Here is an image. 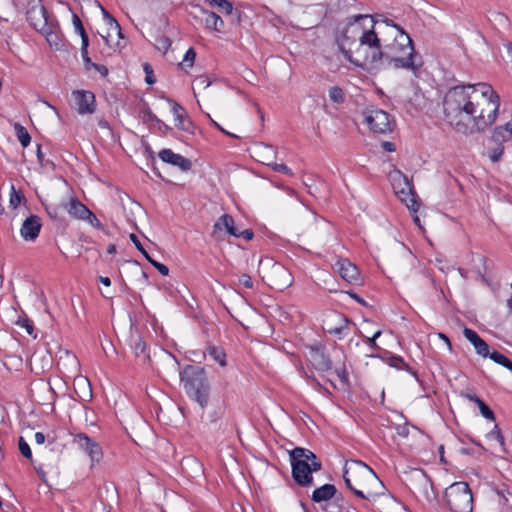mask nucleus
Masks as SVG:
<instances>
[{
	"label": "nucleus",
	"mask_w": 512,
	"mask_h": 512,
	"mask_svg": "<svg viewBox=\"0 0 512 512\" xmlns=\"http://www.w3.org/2000/svg\"><path fill=\"white\" fill-rule=\"evenodd\" d=\"M130 240L133 242L135 247L142 253V255L146 258V260H149L151 256L147 253V251L144 249L142 243L140 242L139 238L135 234H130Z\"/></svg>",
	"instance_id": "nucleus-49"
},
{
	"label": "nucleus",
	"mask_w": 512,
	"mask_h": 512,
	"mask_svg": "<svg viewBox=\"0 0 512 512\" xmlns=\"http://www.w3.org/2000/svg\"><path fill=\"white\" fill-rule=\"evenodd\" d=\"M463 334L465 338L471 342L472 345H475V343H478L480 339H482L476 331L470 329V328H464Z\"/></svg>",
	"instance_id": "nucleus-46"
},
{
	"label": "nucleus",
	"mask_w": 512,
	"mask_h": 512,
	"mask_svg": "<svg viewBox=\"0 0 512 512\" xmlns=\"http://www.w3.org/2000/svg\"><path fill=\"white\" fill-rule=\"evenodd\" d=\"M476 353L484 358L488 357L490 355V350L488 344L483 340L480 339L478 343H475L473 345Z\"/></svg>",
	"instance_id": "nucleus-39"
},
{
	"label": "nucleus",
	"mask_w": 512,
	"mask_h": 512,
	"mask_svg": "<svg viewBox=\"0 0 512 512\" xmlns=\"http://www.w3.org/2000/svg\"><path fill=\"white\" fill-rule=\"evenodd\" d=\"M211 122L212 124L218 129L220 130L222 133L232 137V138H237V136L235 134H232L228 131H226L221 125H219L217 122H215L214 120L211 119Z\"/></svg>",
	"instance_id": "nucleus-62"
},
{
	"label": "nucleus",
	"mask_w": 512,
	"mask_h": 512,
	"mask_svg": "<svg viewBox=\"0 0 512 512\" xmlns=\"http://www.w3.org/2000/svg\"><path fill=\"white\" fill-rule=\"evenodd\" d=\"M349 320L340 313H332L323 321V329L329 334L342 337L346 335Z\"/></svg>",
	"instance_id": "nucleus-12"
},
{
	"label": "nucleus",
	"mask_w": 512,
	"mask_h": 512,
	"mask_svg": "<svg viewBox=\"0 0 512 512\" xmlns=\"http://www.w3.org/2000/svg\"><path fill=\"white\" fill-rule=\"evenodd\" d=\"M147 261H148V262H149V263H150V264H151L155 269H157V271H158L162 276H168V274H169V268H168L166 265H164V264H162V263H160V262H158V261L154 260L153 258H150V259H149V260H147Z\"/></svg>",
	"instance_id": "nucleus-48"
},
{
	"label": "nucleus",
	"mask_w": 512,
	"mask_h": 512,
	"mask_svg": "<svg viewBox=\"0 0 512 512\" xmlns=\"http://www.w3.org/2000/svg\"><path fill=\"white\" fill-rule=\"evenodd\" d=\"M172 45V41L169 37L165 35H158L155 38V46L159 51L166 53Z\"/></svg>",
	"instance_id": "nucleus-32"
},
{
	"label": "nucleus",
	"mask_w": 512,
	"mask_h": 512,
	"mask_svg": "<svg viewBox=\"0 0 512 512\" xmlns=\"http://www.w3.org/2000/svg\"><path fill=\"white\" fill-rule=\"evenodd\" d=\"M102 11L104 20L106 21L109 27V31L115 32L120 38H123L121 27L119 23L116 21V19L113 16H111L106 10L102 9Z\"/></svg>",
	"instance_id": "nucleus-30"
},
{
	"label": "nucleus",
	"mask_w": 512,
	"mask_h": 512,
	"mask_svg": "<svg viewBox=\"0 0 512 512\" xmlns=\"http://www.w3.org/2000/svg\"><path fill=\"white\" fill-rule=\"evenodd\" d=\"M347 294L352 298L354 299L357 303H359L360 305L366 307L367 306V302L361 297L359 296L357 293L353 292V291H348Z\"/></svg>",
	"instance_id": "nucleus-58"
},
{
	"label": "nucleus",
	"mask_w": 512,
	"mask_h": 512,
	"mask_svg": "<svg viewBox=\"0 0 512 512\" xmlns=\"http://www.w3.org/2000/svg\"><path fill=\"white\" fill-rule=\"evenodd\" d=\"M382 147L387 152H394L396 150L395 144L389 141L383 142Z\"/></svg>",
	"instance_id": "nucleus-61"
},
{
	"label": "nucleus",
	"mask_w": 512,
	"mask_h": 512,
	"mask_svg": "<svg viewBox=\"0 0 512 512\" xmlns=\"http://www.w3.org/2000/svg\"><path fill=\"white\" fill-rule=\"evenodd\" d=\"M274 273L280 277V280L274 283L276 289L284 290L292 285L291 274L284 267L277 266Z\"/></svg>",
	"instance_id": "nucleus-23"
},
{
	"label": "nucleus",
	"mask_w": 512,
	"mask_h": 512,
	"mask_svg": "<svg viewBox=\"0 0 512 512\" xmlns=\"http://www.w3.org/2000/svg\"><path fill=\"white\" fill-rule=\"evenodd\" d=\"M337 494V488L333 484H324L316 488L311 495V500L315 503H322L331 500Z\"/></svg>",
	"instance_id": "nucleus-17"
},
{
	"label": "nucleus",
	"mask_w": 512,
	"mask_h": 512,
	"mask_svg": "<svg viewBox=\"0 0 512 512\" xmlns=\"http://www.w3.org/2000/svg\"><path fill=\"white\" fill-rule=\"evenodd\" d=\"M93 69L98 71L103 77L108 75V68L105 65L96 64Z\"/></svg>",
	"instance_id": "nucleus-60"
},
{
	"label": "nucleus",
	"mask_w": 512,
	"mask_h": 512,
	"mask_svg": "<svg viewBox=\"0 0 512 512\" xmlns=\"http://www.w3.org/2000/svg\"><path fill=\"white\" fill-rule=\"evenodd\" d=\"M463 397H465L466 399H468L469 401L471 402H474L479 410H480V413L481 415L488 419V420H495V415H494V412L490 409V407L482 400L480 399L477 395L475 394H470V393H464L462 394Z\"/></svg>",
	"instance_id": "nucleus-21"
},
{
	"label": "nucleus",
	"mask_w": 512,
	"mask_h": 512,
	"mask_svg": "<svg viewBox=\"0 0 512 512\" xmlns=\"http://www.w3.org/2000/svg\"><path fill=\"white\" fill-rule=\"evenodd\" d=\"M132 341H133L132 348H133L135 356L136 357L142 356L144 360L149 359L150 356L146 351L147 345H146L145 341L140 336L133 338Z\"/></svg>",
	"instance_id": "nucleus-26"
},
{
	"label": "nucleus",
	"mask_w": 512,
	"mask_h": 512,
	"mask_svg": "<svg viewBox=\"0 0 512 512\" xmlns=\"http://www.w3.org/2000/svg\"><path fill=\"white\" fill-rule=\"evenodd\" d=\"M141 117L143 122L146 124L154 123L157 120V116L151 111L150 107L146 105L144 109L141 111Z\"/></svg>",
	"instance_id": "nucleus-40"
},
{
	"label": "nucleus",
	"mask_w": 512,
	"mask_h": 512,
	"mask_svg": "<svg viewBox=\"0 0 512 512\" xmlns=\"http://www.w3.org/2000/svg\"><path fill=\"white\" fill-rule=\"evenodd\" d=\"M382 334V331L381 330H378L376 331L371 337H365V342L366 344L371 348V349H378V345L376 343V339L379 338Z\"/></svg>",
	"instance_id": "nucleus-52"
},
{
	"label": "nucleus",
	"mask_w": 512,
	"mask_h": 512,
	"mask_svg": "<svg viewBox=\"0 0 512 512\" xmlns=\"http://www.w3.org/2000/svg\"><path fill=\"white\" fill-rule=\"evenodd\" d=\"M504 153V147L501 144H497V146L490 150L489 158L493 163L498 162Z\"/></svg>",
	"instance_id": "nucleus-41"
},
{
	"label": "nucleus",
	"mask_w": 512,
	"mask_h": 512,
	"mask_svg": "<svg viewBox=\"0 0 512 512\" xmlns=\"http://www.w3.org/2000/svg\"><path fill=\"white\" fill-rule=\"evenodd\" d=\"M205 23L208 28H212L218 32H220L225 26L222 18L218 14H216L215 12H212V11L207 13V16L205 18Z\"/></svg>",
	"instance_id": "nucleus-25"
},
{
	"label": "nucleus",
	"mask_w": 512,
	"mask_h": 512,
	"mask_svg": "<svg viewBox=\"0 0 512 512\" xmlns=\"http://www.w3.org/2000/svg\"><path fill=\"white\" fill-rule=\"evenodd\" d=\"M393 41L383 44V68L405 69L417 74L423 65L421 56L415 51L407 33L393 35Z\"/></svg>",
	"instance_id": "nucleus-3"
},
{
	"label": "nucleus",
	"mask_w": 512,
	"mask_h": 512,
	"mask_svg": "<svg viewBox=\"0 0 512 512\" xmlns=\"http://www.w3.org/2000/svg\"><path fill=\"white\" fill-rule=\"evenodd\" d=\"M444 499L451 512H472L473 495L467 482H454L446 488Z\"/></svg>",
	"instance_id": "nucleus-7"
},
{
	"label": "nucleus",
	"mask_w": 512,
	"mask_h": 512,
	"mask_svg": "<svg viewBox=\"0 0 512 512\" xmlns=\"http://www.w3.org/2000/svg\"><path fill=\"white\" fill-rule=\"evenodd\" d=\"M511 137L512 136L509 133V131L507 130L506 126L505 125H501V126L496 127L493 130L491 139L494 142H496L497 144H501L502 145L503 142L508 141Z\"/></svg>",
	"instance_id": "nucleus-28"
},
{
	"label": "nucleus",
	"mask_w": 512,
	"mask_h": 512,
	"mask_svg": "<svg viewBox=\"0 0 512 512\" xmlns=\"http://www.w3.org/2000/svg\"><path fill=\"white\" fill-rule=\"evenodd\" d=\"M143 70L145 72V82L149 85L154 84L156 82V77L152 66L149 63H144Z\"/></svg>",
	"instance_id": "nucleus-43"
},
{
	"label": "nucleus",
	"mask_w": 512,
	"mask_h": 512,
	"mask_svg": "<svg viewBox=\"0 0 512 512\" xmlns=\"http://www.w3.org/2000/svg\"><path fill=\"white\" fill-rule=\"evenodd\" d=\"M373 17H374V20L377 22L376 30L382 31L381 30L382 26H385V28L387 29V33L390 35V38L393 35H400V33H406L399 25L394 23V21L392 19L385 18V19L379 20L375 16H373Z\"/></svg>",
	"instance_id": "nucleus-22"
},
{
	"label": "nucleus",
	"mask_w": 512,
	"mask_h": 512,
	"mask_svg": "<svg viewBox=\"0 0 512 512\" xmlns=\"http://www.w3.org/2000/svg\"><path fill=\"white\" fill-rule=\"evenodd\" d=\"M463 334L465 338L471 342L472 345H475V343H478L480 339H482L476 331L470 329V328H464Z\"/></svg>",
	"instance_id": "nucleus-47"
},
{
	"label": "nucleus",
	"mask_w": 512,
	"mask_h": 512,
	"mask_svg": "<svg viewBox=\"0 0 512 512\" xmlns=\"http://www.w3.org/2000/svg\"><path fill=\"white\" fill-rule=\"evenodd\" d=\"M167 102L170 104L172 113L175 117L176 128L184 132L193 134L194 125L190 120L184 107H182L179 103L169 98H167Z\"/></svg>",
	"instance_id": "nucleus-13"
},
{
	"label": "nucleus",
	"mask_w": 512,
	"mask_h": 512,
	"mask_svg": "<svg viewBox=\"0 0 512 512\" xmlns=\"http://www.w3.org/2000/svg\"><path fill=\"white\" fill-rule=\"evenodd\" d=\"M292 467V477L301 487H310L314 484L313 472L322 469V463L309 449L296 447L289 452Z\"/></svg>",
	"instance_id": "nucleus-6"
},
{
	"label": "nucleus",
	"mask_w": 512,
	"mask_h": 512,
	"mask_svg": "<svg viewBox=\"0 0 512 512\" xmlns=\"http://www.w3.org/2000/svg\"><path fill=\"white\" fill-rule=\"evenodd\" d=\"M499 107V95L486 83L452 87L443 101L445 120L457 132L466 135L491 126Z\"/></svg>",
	"instance_id": "nucleus-1"
},
{
	"label": "nucleus",
	"mask_w": 512,
	"mask_h": 512,
	"mask_svg": "<svg viewBox=\"0 0 512 512\" xmlns=\"http://www.w3.org/2000/svg\"><path fill=\"white\" fill-rule=\"evenodd\" d=\"M343 480L346 487L358 498L370 500L380 495L383 488L374 470L361 460H352L343 468Z\"/></svg>",
	"instance_id": "nucleus-4"
},
{
	"label": "nucleus",
	"mask_w": 512,
	"mask_h": 512,
	"mask_svg": "<svg viewBox=\"0 0 512 512\" xmlns=\"http://www.w3.org/2000/svg\"><path fill=\"white\" fill-rule=\"evenodd\" d=\"M13 127H14L16 137L19 140V142L21 143V145L24 148L28 147L31 142V137H30L27 129L24 126H22L20 123H17V122L14 123Z\"/></svg>",
	"instance_id": "nucleus-27"
},
{
	"label": "nucleus",
	"mask_w": 512,
	"mask_h": 512,
	"mask_svg": "<svg viewBox=\"0 0 512 512\" xmlns=\"http://www.w3.org/2000/svg\"><path fill=\"white\" fill-rule=\"evenodd\" d=\"M45 439H46V437H45L44 433H42V432L35 433V442L37 444H43L45 442Z\"/></svg>",
	"instance_id": "nucleus-64"
},
{
	"label": "nucleus",
	"mask_w": 512,
	"mask_h": 512,
	"mask_svg": "<svg viewBox=\"0 0 512 512\" xmlns=\"http://www.w3.org/2000/svg\"><path fill=\"white\" fill-rule=\"evenodd\" d=\"M16 324L26 330L29 335H33L34 332V324L33 321L30 320L27 316L19 317Z\"/></svg>",
	"instance_id": "nucleus-36"
},
{
	"label": "nucleus",
	"mask_w": 512,
	"mask_h": 512,
	"mask_svg": "<svg viewBox=\"0 0 512 512\" xmlns=\"http://www.w3.org/2000/svg\"><path fill=\"white\" fill-rule=\"evenodd\" d=\"M76 110L80 115L93 114L96 110L95 95L87 90H74L72 92Z\"/></svg>",
	"instance_id": "nucleus-10"
},
{
	"label": "nucleus",
	"mask_w": 512,
	"mask_h": 512,
	"mask_svg": "<svg viewBox=\"0 0 512 512\" xmlns=\"http://www.w3.org/2000/svg\"><path fill=\"white\" fill-rule=\"evenodd\" d=\"M18 447H19V450L23 457L30 459V460L32 459L31 448L22 436L19 437Z\"/></svg>",
	"instance_id": "nucleus-38"
},
{
	"label": "nucleus",
	"mask_w": 512,
	"mask_h": 512,
	"mask_svg": "<svg viewBox=\"0 0 512 512\" xmlns=\"http://www.w3.org/2000/svg\"><path fill=\"white\" fill-rule=\"evenodd\" d=\"M488 436L495 438L499 442V444L501 445L502 450L505 453H507L506 448H505L504 436H503V434L501 432V429L499 428V426L497 424L494 425L493 430L488 434Z\"/></svg>",
	"instance_id": "nucleus-37"
},
{
	"label": "nucleus",
	"mask_w": 512,
	"mask_h": 512,
	"mask_svg": "<svg viewBox=\"0 0 512 512\" xmlns=\"http://www.w3.org/2000/svg\"><path fill=\"white\" fill-rule=\"evenodd\" d=\"M364 121L374 133H391L395 127L394 118L386 111L378 108H367L364 112Z\"/></svg>",
	"instance_id": "nucleus-8"
},
{
	"label": "nucleus",
	"mask_w": 512,
	"mask_h": 512,
	"mask_svg": "<svg viewBox=\"0 0 512 512\" xmlns=\"http://www.w3.org/2000/svg\"><path fill=\"white\" fill-rule=\"evenodd\" d=\"M72 22H73L74 30L77 34L81 35L86 32L85 28L82 24V21L80 20L78 15L75 13H73V15H72Z\"/></svg>",
	"instance_id": "nucleus-50"
},
{
	"label": "nucleus",
	"mask_w": 512,
	"mask_h": 512,
	"mask_svg": "<svg viewBox=\"0 0 512 512\" xmlns=\"http://www.w3.org/2000/svg\"><path fill=\"white\" fill-rule=\"evenodd\" d=\"M152 125L164 136H167L172 131V128L159 118Z\"/></svg>",
	"instance_id": "nucleus-45"
},
{
	"label": "nucleus",
	"mask_w": 512,
	"mask_h": 512,
	"mask_svg": "<svg viewBox=\"0 0 512 512\" xmlns=\"http://www.w3.org/2000/svg\"><path fill=\"white\" fill-rule=\"evenodd\" d=\"M401 200L406 204V206L410 210H412L414 212L418 211V209L420 207V204L416 200V197H415L414 193L406 194V197L405 198H401Z\"/></svg>",
	"instance_id": "nucleus-35"
},
{
	"label": "nucleus",
	"mask_w": 512,
	"mask_h": 512,
	"mask_svg": "<svg viewBox=\"0 0 512 512\" xmlns=\"http://www.w3.org/2000/svg\"><path fill=\"white\" fill-rule=\"evenodd\" d=\"M335 268L341 278L354 285L362 283V278L358 267L346 258H341L335 263Z\"/></svg>",
	"instance_id": "nucleus-11"
},
{
	"label": "nucleus",
	"mask_w": 512,
	"mask_h": 512,
	"mask_svg": "<svg viewBox=\"0 0 512 512\" xmlns=\"http://www.w3.org/2000/svg\"><path fill=\"white\" fill-rule=\"evenodd\" d=\"M270 166L276 172L292 175V170L284 163H272Z\"/></svg>",
	"instance_id": "nucleus-51"
},
{
	"label": "nucleus",
	"mask_w": 512,
	"mask_h": 512,
	"mask_svg": "<svg viewBox=\"0 0 512 512\" xmlns=\"http://www.w3.org/2000/svg\"><path fill=\"white\" fill-rule=\"evenodd\" d=\"M488 357L495 363L507 368L509 371L512 372V361L505 355L501 354L498 351H493L490 352V355Z\"/></svg>",
	"instance_id": "nucleus-29"
},
{
	"label": "nucleus",
	"mask_w": 512,
	"mask_h": 512,
	"mask_svg": "<svg viewBox=\"0 0 512 512\" xmlns=\"http://www.w3.org/2000/svg\"><path fill=\"white\" fill-rule=\"evenodd\" d=\"M80 37H81V54H86V51H88V47H89L88 34L85 32L84 34H81Z\"/></svg>",
	"instance_id": "nucleus-55"
},
{
	"label": "nucleus",
	"mask_w": 512,
	"mask_h": 512,
	"mask_svg": "<svg viewBox=\"0 0 512 512\" xmlns=\"http://www.w3.org/2000/svg\"><path fill=\"white\" fill-rule=\"evenodd\" d=\"M25 199L21 192H17L14 187H12V192L10 194V206L16 209L21 201Z\"/></svg>",
	"instance_id": "nucleus-44"
},
{
	"label": "nucleus",
	"mask_w": 512,
	"mask_h": 512,
	"mask_svg": "<svg viewBox=\"0 0 512 512\" xmlns=\"http://www.w3.org/2000/svg\"><path fill=\"white\" fill-rule=\"evenodd\" d=\"M237 238L239 237H242L244 238L246 241H250L253 239L254 237V233L251 229H246V230H243V231H237Z\"/></svg>",
	"instance_id": "nucleus-56"
},
{
	"label": "nucleus",
	"mask_w": 512,
	"mask_h": 512,
	"mask_svg": "<svg viewBox=\"0 0 512 512\" xmlns=\"http://www.w3.org/2000/svg\"><path fill=\"white\" fill-rule=\"evenodd\" d=\"M195 58L196 52L194 48L190 47L186 51L182 63H180L179 65L181 66L182 69H185L186 67L191 68L194 64Z\"/></svg>",
	"instance_id": "nucleus-33"
},
{
	"label": "nucleus",
	"mask_w": 512,
	"mask_h": 512,
	"mask_svg": "<svg viewBox=\"0 0 512 512\" xmlns=\"http://www.w3.org/2000/svg\"><path fill=\"white\" fill-rule=\"evenodd\" d=\"M84 221H87L91 226L95 227L98 230H103V225L99 221V219L96 217V215L89 210L86 214L85 218H83Z\"/></svg>",
	"instance_id": "nucleus-42"
},
{
	"label": "nucleus",
	"mask_w": 512,
	"mask_h": 512,
	"mask_svg": "<svg viewBox=\"0 0 512 512\" xmlns=\"http://www.w3.org/2000/svg\"><path fill=\"white\" fill-rule=\"evenodd\" d=\"M65 209L71 217L79 220H83V218H85L86 214L90 210L76 197L70 198L69 202L65 205Z\"/></svg>",
	"instance_id": "nucleus-18"
},
{
	"label": "nucleus",
	"mask_w": 512,
	"mask_h": 512,
	"mask_svg": "<svg viewBox=\"0 0 512 512\" xmlns=\"http://www.w3.org/2000/svg\"><path fill=\"white\" fill-rule=\"evenodd\" d=\"M223 228L232 235L237 236L238 229L234 226V219L229 214H223L213 225V233L215 234L218 230Z\"/></svg>",
	"instance_id": "nucleus-19"
},
{
	"label": "nucleus",
	"mask_w": 512,
	"mask_h": 512,
	"mask_svg": "<svg viewBox=\"0 0 512 512\" xmlns=\"http://www.w3.org/2000/svg\"><path fill=\"white\" fill-rule=\"evenodd\" d=\"M388 357L386 358V362L389 366L394 367L398 370H406L411 375L415 377L417 381H419V376L415 370H413L403 359V357L398 355H393L390 353H387Z\"/></svg>",
	"instance_id": "nucleus-20"
},
{
	"label": "nucleus",
	"mask_w": 512,
	"mask_h": 512,
	"mask_svg": "<svg viewBox=\"0 0 512 512\" xmlns=\"http://www.w3.org/2000/svg\"><path fill=\"white\" fill-rule=\"evenodd\" d=\"M309 360L317 371L327 372L332 369V360L326 353L323 346L311 347L309 351Z\"/></svg>",
	"instance_id": "nucleus-14"
},
{
	"label": "nucleus",
	"mask_w": 512,
	"mask_h": 512,
	"mask_svg": "<svg viewBox=\"0 0 512 512\" xmlns=\"http://www.w3.org/2000/svg\"><path fill=\"white\" fill-rule=\"evenodd\" d=\"M85 68L87 70H90L96 65V63H93L91 58L89 57L88 51H86V54H81Z\"/></svg>",
	"instance_id": "nucleus-57"
},
{
	"label": "nucleus",
	"mask_w": 512,
	"mask_h": 512,
	"mask_svg": "<svg viewBox=\"0 0 512 512\" xmlns=\"http://www.w3.org/2000/svg\"><path fill=\"white\" fill-rule=\"evenodd\" d=\"M73 444L83 450L92 462L99 461L102 457V449L98 442L89 437L86 433H76L73 435Z\"/></svg>",
	"instance_id": "nucleus-9"
},
{
	"label": "nucleus",
	"mask_w": 512,
	"mask_h": 512,
	"mask_svg": "<svg viewBox=\"0 0 512 512\" xmlns=\"http://www.w3.org/2000/svg\"><path fill=\"white\" fill-rule=\"evenodd\" d=\"M376 26L372 15L359 14L349 17L346 25L335 33V41L345 59L367 71L383 68V44L387 38Z\"/></svg>",
	"instance_id": "nucleus-2"
},
{
	"label": "nucleus",
	"mask_w": 512,
	"mask_h": 512,
	"mask_svg": "<svg viewBox=\"0 0 512 512\" xmlns=\"http://www.w3.org/2000/svg\"><path fill=\"white\" fill-rule=\"evenodd\" d=\"M210 5L217 6L225 14L230 15L233 10L232 3L228 0H209Z\"/></svg>",
	"instance_id": "nucleus-34"
},
{
	"label": "nucleus",
	"mask_w": 512,
	"mask_h": 512,
	"mask_svg": "<svg viewBox=\"0 0 512 512\" xmlns=\"http://www.w3.org/2000/svg\"><path fill=\"white\" fill-rule=\"evenodd\" d=\"M211 122L212 124L218 129L220 130L222 133L232 137V138H237V136L235 134H232L228 131H226L221 125H219L217 122H215L214 120L211 119Z\"/></svg>",
	"instance_id": "nucleus-63"
},
{
	"label": "nucleus",
	"mask_w": 512,
	"mask_h": 512,
	"mask_svg": "<svg viewBox=\"0 0 512 512\" xmlns=\"http://www.w3.org/2000/svg\"><path fill=\"white\" fill-rule=\"evenodd\" d=\"M158 157L165 163L178 167L181 171H189L192 168V162L184 156L174 153L171 149L165 148L159 151Z\"/></svg>",
	"instance_id": "nucleus-15"
},
{
	"label": "nucleus",
	"mask_w": 512,
	"mask_h": 512,
	"mask_svg": "<svg viewBox=\"0 0 512 512\" xmlns=\"http://www.w3.org/2000/svg\"><path fill=\"white\" fill-rule=\"evenodd\" d=\"M336 373L343 385L349 384L348 373L345 368L336 370Z\"/></svg>",
	"instance_id": "nucleus-54"
},
{
	"label": "nucleus",
	"mask_w": 512,
	"mask_h": 512,
	"mask_svg": "<svg viewBox=\"0 0 512 512\" xmlns=\"http://www.w3.org/2000/svg\"><path fill=\"white\" fill-rule=\"evenodd\" d=\"M179 377L186 395L202 409L206 408L210 398V383L204 367L187 364L179 371Z\"/></svg>",
	"instance_id": "nucleus-5"
},
{
	"label": "nucleus",
	"mask_w": 512,
	"mask_h": 512,
	"mask_svg": "<svg viewBox=\"0 0 512 512\" xmlns=\"http://www.w3.org/2000/svg\"><path fill=\"white\" fill-rule=\"evenodd\" d=\"M41 227V218L37 215H30L24 220L20 234L24 240L34 241L38 237Z\"/></svg>",
	"instance_id": "nucleus-16"
},
{
	"label": "nucleus",
	"mask_w": 512,
	"mask_h": 512,
	"mask_svg": "<svg viewBox=\"0 0 512 512\" xmlns=\"http://www.w3.org/2000/svg\"><path fill=\"white\" fill-rule=\"evenodd\" d=\"M207 354L221 367L227 366V356L222 347L209 345L207 347Z\"/></svg>",
	"instance_id": "nucleus-24"
},
{
	"label": "nucleus",
	"mask_w": 512,
	"mask_h": 512,
	"mask_svg": "<svg viewBox=\"0 0 512 512\" xmlns=\"http://www.w3.org/2000/svg\"><path fill=\"white\" fill-rule=\"evenodd\" d=\"M397 434L401 437L406 438L409 435V428L407 425H399L397 427Z\"/></svg>",
	"instance_id": "nucleus-59"
},
{
	"label": "nucleus",
	"mask_w": 512,
	"mask_h": 512,
	"mask_svg": "<svg viewBox=\"0 0 512 512\" xmlns=\"http://www.w3.org/2000/svg\"><path fill=\"white\" fill-rule=\"evenodd\" d=\"M239 283L242 284L247 289L253 288V280L251 276L248 274H242L239 277Z\"/></svg>",
	"instance_id": "nucleus-53"
},
{
	"label": "nucleus",
	"mask_w": 512,
	"mask_h": 512,
	"mask_svg": "<svg viewBox=\"0 0 512 512\" xmlns=\"http://www.w3.org/2000/svg\"><path fill=\"white\" fill-rule=\"evenodd\" d=\"M329 98L332 102L342 104L345 101L343 89L339 86H333L329 89Z\"/></svg>",
	"instance_id": "nucleus-31"
}]
</instances>
